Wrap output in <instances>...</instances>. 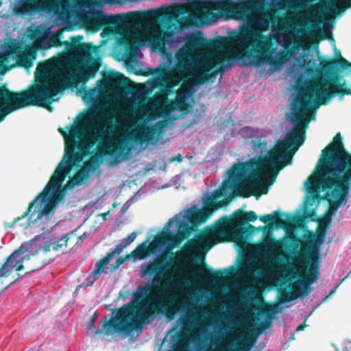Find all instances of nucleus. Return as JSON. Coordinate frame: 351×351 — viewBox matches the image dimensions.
<instances>
[{"instance_id": "obj_1", "label": "nucleus", "mask_w": 351, "mask_h": 351, "mask_svg": "<svg viewBox=\"0 0 351 351\" xmlns=\"http://www.w3.org/2000/svg\"><path fill=\"white\" fill-rule=\"evenodd\" d=\"M102 5L101 0H20V4L14 8L17 14L36 13L48 10L58 16L62 23H68L77 11L89 9L81 18L84 27L96 32L102 28L118 25L123 31L132 30L136 38L140 40L143 36L138 32L148 29L158 21L171 26L174 21L180 23L181 16L187 14L183 4H174L161 10H149L127 14L107 15L102 11L95 10Z\"/></svg>"}, {"instance_id": "obj_2", "label": "nucleus", "mask_w": 351, "mask_h": 351, "mask_svg": "<svg viewBox=\"0 0 351 351\" xmlns=\"http://www.w3.org/2000/svg\"><path fill=\"white\" fill-rule=\"evenodd\" d=\"M165 269L162 258H156L149 262L142 272L144 275L154 274V280L160 285L148 283L138 287L133 294V299L118 308L114 317H105L101 328L95 332V336L101 334L109 336L114 332L130 334L141 329L143 325L160 314L169 317L174 315L180 307H188L184 301L178 300L171 293L169 286L171 277Z\"/></svg>"}, {"instance_id": "obj_3", "label": "nucleus", "mask_w": 351, "mask_h": 351, "mask_svg": "<svg viewBox=\"0 0 351 351\" xmlns=\"http://www.w3.org/2000/svg\"><path fill=\"white\" fill-rule=\"evenodd\" d=\"M292 156L293 153L286 150L285 141H277L265 156L234 164L228 171V179L206 198L202 208L193 206L186 210V222L195 231L214 211L226 206L234 195L250 197L252 194L245 189L257 184L263 172L274 180L279 171L291 163Z\"/></svg>"}, {"instance_id": "obj_4", "label": "nucleus", "mask_w": 351, "mask_h": 351, "mask_svg": "<svg viewBox=\"0 0 351 351\" xmlns=\"http://www.w3.org/2000/svg\"><path fill=\"white\" fill-rule=\"evenodd\" d=\"M112 119L108 114L94 108L84 114L77 125H72L69 134L60 128L58 131L64 138V154L56 170L62 164L65 178L73 167L80 165L97 142V153L82 166L88 174L98 167L100 158L108 156L116 160L123 154H128L132 147L125 142V138L112 140L107 136L110 129L112 132Z\"/></svg>"}, {"instance_id": "obj_5", "label": "nucleus", "mask_w": 351, "mask_h": 351, "mask_svg": "<svg viewBox=\"0 0 351 351\" xmlns=\"http://www.w3.org/2000/svg\"><path fill=\"white\" fill-rule=\"evenodd\" d=\"M337 58L320 61L321 70L331 75L330 78H322L310 81L302 86L293 99L292 110L295 124L291 132L287 133L283 140L286 150L293 153L301 146L306 139V129L311 119H315V111L322 105L327 104L336 95L343 97L351 95V88L346 86V82H340L342 76L335 73L338 60L343 58L341 52L335 47Z\"/></svg>"}, {"instance_id": "obj_6", "label": "nucleus", "mask_w": 351, "mask_h": 351, "mask_svg": "<svg viewBox=\"0 0 351 351\" xmlns=\"http://www.w3.org/2000/svg\"><path fill=\"white\" fill-rule=\"evenodd\" d=\"M255 25L247 24L241 27L239 33H234L229 38L221 37L213 42V47L223 49L221 51H230L231 62H225L231 66L234 60H240L243 56L251 58L252 64L260 66L267 63L278 69L286 61L283 54L273 56L275 49L273 47L272 38L263 33L269 27L270 20L267 17H261L255 21Z\"/></svg>"}, {"instance_id": "obj_7", "label": "nucleus", "mask_w": 351, "mask_h": 351, "mask_svg": "<svg viewBox=\"0 0 351 351\" xmlns=\"http://www.w3.org/2000/svg\"><path fill=\"white\" fill-rule=\"evenodd\" d=\"M212 47H213V41L211 40L204 38L199 35H193L189 38L184 47L179 50L176 54L178 69L182 71H187L190 77L188 82L183 84L176 92V100L185 110L189 106L187 100L193 86L204 84L218 72H224L225 62H231L234 58L230 51H220L214 56L201 58L191 66L189 61L190 52L197 49Z\"/></svg>"}, {"instance_id": "obj_8", "label": "nucleus", "mask_w": 351, "mask_h": 351, "mask_svg": "<svg viewBox=\"0 0 351 351\" xmlns=\"http://www.w3.org/2000/svg\"><path fill=\"white\" fill-rule=\"evenodd\" d=\"M34 75L36 84L14 95L19 96L23 108L31 106L48 107L54 101L53 97L68 86V77L54 67L53 60L39 62Z\"/></svg>"}, {"instance_id": "obj_9", "label": "nucleus", "mask_w": 351, "mask_h": 351, "mask_svg": "<svg viewBox=\"0 0 351 351\" xmlns=\"http://www.w3.org/2000/svg\"><path fill=\"white\" fill-rule=\"evenodd\" d=\"M255 7L252 0H245L235 2L233 0H221L216 3L199 2L195 12L184 17L186 21L192 23L199 21L202 23L215 22L217 15L215 11L221 14L231 16L235 19H244L248 18Z\"/></svg>"}, {"instance_id": "obj_10", "label": "nucleus", "mask_w": 351, "mask_h": 351, "mask_svg": "<svg viewBox=\"0 0 351 351\" xmlns=\"http://www.w3.org/2000/svg\"><path fill=\"white\" fill-rule=\"evenodd\" d=\"M316 184L325 191L324 199L328 202L326 213L333 215L342 204H346L350 189L351 175L318 173Z\"/></svg>"}, {"instance_id": "obj_11", "label": "nucleus", "mask_w": 351, "mask_h": 351, "mask_svg": "<svg viewBox=\"0 0 351 351\" xmlns=\"http://www.w3.org/2000/svg\"><path fill=\"white\" fill-rule=\"evenodd\" d=\"M318 173L351 175V154L343 144L341 133L322 151Z\"/></svg>"}, {"instance_id": "obj_12", "label": "nucleus", "mask_w": 351, "mask_h": 351, "mask_svg": "<svg viewBox=\"0 0 351 351\" xmlns=\"http://www.w3.org/2000/svg\"><path fill=\"white\" fill-rule=\"evenodd\" d=\"M320 255H319L317 249L312 251L308 259L303 263L304 265V269L306 271L305 277H302V280L298 281V283L303 285L302 291H293L289 292L286 290L280 291V302L281 303L287 302L293 300L300 295L304 294L307 295L310 290V285L317 280L319 271H318V263L319 261ZM299 276H303L301 274H298Z\"/></svg>"}, {"instance_id": "obj_13", "label": "nucleus", "mask_w": 351, "mask_h": 351, "mask_svg": "<svg viewBox=\"0 0 351 351\" xmlns=\"http://www.w3.org/2000/svg\"><path fill=\"white\" fill-rule=\"evenodd\" d=\"M223 235V229L220 228L216 221L213 226L206 228L203 231L197 234L195 237L186 241L183 247V254L186 255L183 261H188L193 258L192 252L202 245L214 241L217 243L220 242V237Z\"/></svg>"}, {"instance_id": "obj_14", "label": "nucleus", "mask_w": 351, "mask_h": 351, "mask_svg": "<svg viewBox=\"0 0 351 351\" xmlns=\"http://www.w3.org/2000/svg\"><path fill=\"white\" fill-rule=\"evenodd\" d=\"M62 164H61L58 168L55 170L54 173L51 176L49 181L44 188L43 191L40 193L32 201H31L28 205V208L26 211L21 216L17 218H15L12 222L8 223L5 224L6 228H12L14 226L15 223L23 218L27 217L30 212L32 211V208L34 207V204L37 202L38 198L42 197L43 202H45L47 200V195H49V192L50 189L53 186H57L60 184V182L64 179L65 172L62 171Z\"/></svg>"}, {"instance_id": "obj_15", "label": "nucleus", "mask_w": 351, "mask_h": 351, "mask_svg": "<svg viewBox=\"0 0 351 351\" xmlns=\"http://www.w3.org/2000/svg\"><path fill=\"white\" fill-rule=\"evenodd\" d=\"M17 91L10 90L5 85L0 86V123L10 113L23 108Z\"/></svg>"}, {"instance_id": "obj_16", "label": "nucleus", "mask_w": 351, "mask_h": 351, "mask_svg": "<svg viewBox=\"0 0 351 351\" xmlns=\"http://www.w3.org/2000/svg\"><path fill=\"white\" fill-rule=\"evenodd\" d=\"M258 217L254 211H243L239 209L234 211L232 217L224 216L217 220V222L223 229V235L226 234L228 227L236 226L237 230L242 229V226L247 222H253L257 219Z\"/></svg>"}, {"instance_id": "obj_17", "label": "nucleus", "mask_w": 351, "mask_h": 351, "mask_svg": "<svg viewBox=\"0 0 351 351\" xmlns=\"http://www.w3.org/2000/svg\"><path fill=\"white\" fill-rule=\"evenodd\" d=\"M270 326L271 322L269 321L261 322L256 330L252 331L250 334L243 337L241 340L237 342L234 348L225 346L209 351H250L256 343V339L259 334L269 328Z\"/></svg>"}, {"instance_id": "obj_18", "label": "nucleus", "mask_w": 351, "mask_h": 351, "mask_svg": "<svg viewBox=\"0 0 351 351\" xmlns=\"http://www.w3.org/2000/svg\"><path fill=\"white\" fill-rule=\"evenodd\" d=\"M349 8H351V0H328L327 4L312 5L310 12L315 18L320 19L326 12L337 16Z\"/></svg>"}, {"instance_id": "obj_19", "label": "nucleus", "mask_w": 351, "mask_h": 351, "mask_svg": "<svg viewBox=\"0 0 351 351\" xmlns=\"http://www.w3.org/2000/svg\"><path fill=\"white\" fill-rule=\"evenodd\" d=\"M125 245L122 242L117 245L114 250L108 253L106 256L102 259L99 260L95 265V269H94L90 274L86 278L85 286H91L95 281H97L100 276L104 272V269L109 264L110 259L114 254H119L125 248Z\"/></svg>"}, {"instance_id": "obj_20", "label": "nucleus", "mask_w": 351, "mask_h": 351, "mask_svg": "<svg viewBox=\"0 0 351 351\" xmlns=\"http://www.w3.org/2000/svg\"><path fill=\"white\" fill-rule=\"evenodd\" d=\"M10 53L15 58L17 64L25 69H29L33 65L36 55L33 47H29L23 50L19 45L11 47Z\"/></svg>"}, {"instance_id": "obj_21", "label": "nucleus", "mask_w": 351, "mask_h": 351, "mask_svg": "<svg viewBox=\"0 0 351 351\" xmlns=\"http://www.w3.org/2000/svg\"><path fill=\"white\" fill-rule=\"evenodd\" d=\"M157 125H141L134 132L128 136L129 139L138 142L140 144L147 143L154 139L158 133Z\"/></svg>"}, {"instance_id": "obj_22", "label": "nucleus", "mask_w": 351, "mask_h": 351, "mask_svg": "<svg viewBox=\"0 0 351 351\" xmlns=\"http://www.w3.org/2000/svg\"><path fill=\"white\" fill-rule=\"evenodd\" d=\"M195 232L194 228L187 222L180 221L176 234L169 232V246L172 248L178 247L184 240L187 239Z\"/></svg>"}, {"instance_id": "obj_23", "label": "nucleus", "mask_w": 351, "mask_h": 351, "mask_svg": "<svg viewBox=\"0 0 351 351\" xmlns=\"http://www.w3.org/2000/svg\"><path fill=\"white\" fill-rule=\"evenodd\" d=\"M64 179L60 182L59 185L53 186L50 189L49 192V195H47V199L45 202H43V198L40 197L38 198L37 202L34 204V206L39 208V213L38 215V219H40L44 215H48L55 208L57 202L54 199H49L51 191L55 189V188H59L61 186Z\"/></svg>"}, {"instance_id": "obj_24", "label": "nucleus", "mask_w": 351, "mask_h": 351, "mask_svg": "<svg viewBox=\"0 0 351 351\" xmlns=\"http://www.w3.org/2000/svg\"><path fill=\"white\" fill-rule=\"evenodd\" d=\"M331 221H332V215L326 213L325 216L323 217L321 223H319V226L323 225L324 226V228L322 230H320L317 233V237H316V239L315 241V243L317 244V245H313L311 247L308 248V252H307V254L306 256V259H308V256L309 254L312 251L315 250V249H317L318 254H319V245H320L321 244H322L324 243L325 234H326V229L328 227V226L331 223Z\"/></svg>"}, {"instance_id": "obj_25", "label": "nucleus", "mask_w": 351, "mask_h": 351, "mask_svg": "<svg viewBox=\"0 0 351 351\" xmlns=\"http://www.w3.org/2000/svg\"><path fill=\"white\" fill-rule=\"evenodd\" d=\"M100 66V62L95 59H93L90 62H88L80 75V80L83 83H86L90 78H92L95 75L97 72L99 71Z\"/></svg>"}, {"instance_id": "obj_26", "label": "nucleus", "mask_w": 351, "mask_h": 351, "mask_svg": "<svg viewBox=\"0 0 351 351\" xmlns=\"http://www.w3.org/2000/svg\"><path fill=\"white\" fill-rule=\"evenodd\" d=\"M285 215V213L276 210L274 211L271 215L259 216V219L265 223H271V226L274 224L276 228H282L287 224L286 220L282 218Z\"/></svg>"}, {"instance_id": "obj_27", "label": "nucleus", "mask_w": 351, "mask_h": 351, "mask_svg": "<svg viewBox=\"0 0 351 351\" xmlns=\"http://www.w3.org/2000/svg\"><path fill=\"white\" fill-rule=\"evenodd\" d=\"M204 268L200 270V274L206 279L213 281H218L224 278L228 274V269L214 270L204 265Z\"/></svg>"}, {"instance_id": "obj_28", "label": "nucleus", "mask_w": 351, "mask_h": 351, "mask_svg": "<svg viewBox=\"0 0 351 351\" xmlns=\"http://www.w3.org/2000/svg\"><path fill=\"white\" fill-rule=\"evenodd\" d=\"M173 222V219H169L164 227V230L159 233L154 239V243L157 246L169 245V228Z\"/></svg>"}, {"instance_id": "obj_29", "label": "nucleus", "mask_w": 351, "mask_h": 351, "mask_svg": "<svg viewBox=\"0 0 351 351\" xmlns=\"http://www.w3.org/2000/svg\"><path fill=\"white\" fill-rule=\"evenodd\" d=\"M165 104L162 107V110L165 114H169L176 110L180 111L184 110L185 109L181 106V104L175 99H169L167 97H165Z\"/></svg>"}, {"instance_id": "obj_30", "label": "nucleus", "mask_w": 351, "mask_h": 351, "mask_svg": "<svg viewBox=\"0 0 351 351\" xmlns=\"http://www.w3.org/2000/svg\"><path fill=\"white\" fill-rule=\"evenodd\" d=\"M147 241L138 245L130 254V256L138 259L144 258L149 253L148 247L146 245Z\"/></svg>"}, {"instance_id": "obj_31", "label": "nucleus", "mask_w": 351, "mask_h": 351, "mask_svg": "<svg viewBox=\"0 0 351 351\" xmlns=\"http://www.w3.org/2000/svg\"><path fill=\"white\" fill-rule=\"evenodd\" d=\"M90 176L82 167L76 171L73 178H71V182H73V184H80L84 180H86Z\"/></svg>"}, {"instance_id": "obj_32", "label": "nucleus", "mask_w": 351, "mask_h": 351, "mask_svg": "<svg viewBox=\"0 0 351 351\" xmlns=\"http://www.w3.org/2000/svg\"><path fill=\"white\" fill-rule=\"evenodd\" d=\"M233 236L236 239H239L243 237L244 234L247 233H254L256 230L255 226L253 225L249 224L246 228L242 226V229L240 230H237V227L233 226Z\"/></svg>"}, {"instance_id": "obj_33", "label": "nucleus", "mask_w": 351, "mask_h": 351, "mask_svg": "<svg viewBox=\"0 0 351 351\" xmlns=\"http://www.w3.org/2000/svg\"><path fill=\"white\" fill-rule=\"evenodd\" d=\"M82 37H74L71 38V44H69L70 47L73 49H77L79 51H84L86 48V45L84 43H79L80 39Z\"/></svg>"}, {"instance_id": "obj_34", "label": "nucleus", "mask_w": 351, "mask_h": 351, "mask_svg": "<svg viewBox=\"0 0 351 351\" xmlns=\"http://www.w3.org/2000/svg\"><path fill=\"white\" fill-rule=\"evenodd\" d=\"M253 149L260 154H262L267 149V142L265 141H262L261 139H258L257 142L254 143Z\"/></svg>"}, {"instance_id": "obj_35", "label": "nucleus", "mask_w": 351, "mask_h": 351, "mask_svg": "<svg viewBox=\"0 0 351 351\" xmlns=\"http://www.w3.org/2000/svg\"><path fill=\"white\" fill-rule=\"evenodd\" d=\"M317 172H319V165H317ZM317 174H318V173H317V174L315 176H311L308 179V181L309 182V184H310V186H308V191L310 192H313L315 191V192H317V190H315V188H322V186L320 185L315 184L316 179L315 180L314 178H315L317 176Z\"/></svg>"}, {"instance_id": "obj_36", "label": "nucleus", "mask_w": 351, "mask_h": 351, "mask_svg": "<svg viewBox=\"0 0 351 351\" xmlns=\"http://www.w3.org/2000/svg\"><path fill=\"white\" fill-rule=\"evenodd\" d=\"M254 270V265L251 263H244L239 268L242 274H250Z\"/></svg>"}, {"instance_id": "obj_37", "label": "nucleus", "mask_w": 351, "mask_h": 351, "mask_svg": "<svg viewBox=\"0 0 351 351\" xmlns=\"http://www.w3.org/2000/svg\"><path fill=\"white\" fill-rule=\"evenodd\" d=\"M110 78L113 83L119 84H121L127 80V78L119 72H114Z\"/></svg>"}, {"instance_id": "obj_38", "label": "nucleus", "mask_w": 351, "mask_h": 351, "mask_svg": "<svg viewBox=\"0 0 351 351\" xmlns=\"http://www.w3.org/2000/svg\"><path fill=\"white\" fill-rule=\"evenodd\" d=\"M277 305L273 304L267 306V307L263 311V313L266 314L269 317H273L277 313Z\"/></svg>"}, {"instance_id": "obj_39", "label": "nucleus", "mask_w": 351, "mask_h": 351, "mask_svg": "<svg viewBox=\"0 0 351 351\" xmlns=\"http://www.w3.org/2000/svg\"><path fill=\"white\" fill-rule=\"evenodd\" d=\"M278 244L279 241H276L271 237H267L263 242V246L267 248L276 247Z\"/></svg>"}, {"instance_id": "obj_40", "label": "nucleus", "mask_w": 351, "mask_h": 351, "mask_svg": "<svg viewBox=\"0 0 351 351\" xmlns=\"http://www.w3.org/2000/svg\"><path fill=\"white\" fill-rule=\"evenodd\" d=\"M129 258H130V256H125V257H119L116 261V262L111 265L110 271H114V270L117 269L121 265L123 264L124 262L127 259H129Z\"/></svg>"}, {"instance_id": "obj_41", "label": "nucleus", "mask_w": 351, "mask_h": 351, "mask_svg": "<svg viewBox=\"0 0 351 351\" xmlns=\"http://www.w3.org/2000/svg\"><path fill=\"white\" fill-rule=\"evenodd\" d=\"M129 258H130V256H125V257H119L116 261V262L111 265L110 271H114V270L117 269L121 265L123 264L124 262L127 259H129Z\"/></svg>"}, {"instance_id": "obj_42", "label": "nucleus", "mask_w": 351, "mask_h": 351, "mask_svg": "<svg viewBox=\"0 0 351 351\" xmlns=\"http://www.w3.org/2000/svg\"><path fill=\"white\" fill-rule=\"evenodd\" d=\"M129 258H130V256H125V257H119L116 261V262L111 265L110 271H114V270L117 269L121 265L123 264L124 262L127 259H129Z\"/></svg>"}, {"instance_id": "obj_43", "label": "nucleus", "mask_w": 351, "mask_h": 351, "mask_svg": "<svg viewBox=\"0 0 351 351\" xmlns=\"http://www.w3.org/2000/svg\"><path fill=\"white\" fill-rule=\"evenodd\" d=\"M338 62L340 64L341 70L349 69V71L351 73V62L344 58H341V59L338 60Z\"/></svg>"}, {"instance_id": "obj_44", "label": "nucleus", "mask_w": 351, "mask_h": 351, "mask_svg": "<svg viewBox=\"0 0 351 351\" xmlns=\"http://www.w3.org/2000/svg\"><path fill=\"white\" fill-rule=\"evenodd\" d=\"M56 189L58 190L55 192L53 198L52 199H54L58 203L59 201H61L64 197L65 191L63 189H59L60 187Z\"/></svg>"}, {"instance_id": "obj_45", "label": "nucleus", "mask_w": 351, "mask_h": 351, "mask_svg": "<svg viewBox=\"0 0 351 351\" xmlns=\"http://www.w3.org/2000/svg\"><path fill=\"white\" fill-rule=\"evenodd\" d=\"M176 85V84H167L165 86V87L162 89L164 95H162L163 99H165V97H167L168 95L171 93L173 90V86Z\"/></svg>"}, {"instance_id": "obj_46", "label": "nucleus", "mask_w": 351, "mask_h": 351, "mask_svg": "<svg viewBox=\"0 0 351 351\" xmlns=\"http://www.w3.org/2000/svg\"><path fill=\"white\" fill-rule=\"evenodd\" d=\"M136 237V233L135 232H132L130 235H128L123 241L122 243L125 245V247H127L128 245H130L131 243H132L134 239Z\"/></svg>"}, {"instance_id": "obj_47", "label": "nucleus", "mask_w": 351, "mask_h": 351, "mask_svg": "<svg viewBox=\"0 0 351 351\" xmlns=\"http://www.w3.org/2000/svg\"><path fill=\"white\" fill-rule=\"evenodd\" d=\"M162 39L159 37L154 38L152 41V45L155 47H158L160 45Z\"/></svg>"}, {"instance_id": "obj_48", "label": "nucleus", "mask_w": 351, "mask_h": 351, "mask_svg": "<svg viewBox=\"0 0 351 351\" xmlns=\"http://www.w3.org/2000/svg\"><path fill=\"white\" fill-rule=\"evenodd\" d=\"M123 41L126 46V48L128 49L132 50V49L134 48V45L131 43V41L128 38H123Z\"/></svg>"}, {"instance_id": "obj_49", "label": "nucleus", "mask_w": 351, "mask_h": 351, "mask_svg": "<svg viewBox=\"0 0 351 351\" xmlns=\"http://www.w3.org/2000/svg\"><path fill=\"white\" fill-rule=\"evenodd\" d=\"M8 54L7 53H0V64H2L8 61Z\"/></svg>"}, {"instance_id": "obj_50", "label": "nucleus", "mask_w": 351, "mask_h": 351, "mask_svg": "<svg viewBox=\"0 0 351 351\" xmlns=\"http://www.w3.org/2000/svg\"><path fill=\"white\" fill-rule=\"evenodd\" d=\"M291 241L295 243V247H298L300 245V243L302 242V240L300 238L297 237L295 236H292L291 237Z\"/></svg>"}, {"instance_id": "obj_51", "label": "nucleus", "mask_w": 351, "mask_h": 351, "mask_svg": "<svg viewBox=\"0 0 351 351\" xmlns=\"http://www.w3.org/2000/svg\"><path fill=\"white\" fill-rule=\"evenodd\" d=\"M96 319H97V315L96 314L93 315L91 317L90 320V323H89V326H88L89 328H91L94 327V323H95Z\"/></svg>"}, {"instance_id": "obj_52", "label": "nucleus", "mask_w": 351, "mask_h": 351, "mask_svg": "<svg viewBox=\"0 0 351 351\" xmlns=\"http://www.w3.org/2000/svg\"><path fill=\"white\" fill-rule=\"evenodd\" d=\"M338 286H339V285H337V286H336V287H335L332 290H331V291L328 293V295H326V297H325V298H324V301L327 300V299H328V298H330V297L333 293H335V291H336V290H337V289Z\"/></svg>"}, {"instance_id": "obj_53", "label": "nucleus", "mask_w": 351, "mask_h": 351, "mask_svg": "<svg viewBox=\"0 0 351 351\" xmlns=\"http://www.w3.org/2000/svg\"><path fill=\"white\" fill-rule=\"evenodd\" d=\"M171 160H172V161H175V160H176V161H178V162H182V156L180 154H179V155H178V156H174V157L171 159Z\"/></svg>"}, {"instance_id": "obj_54", "label": "nucleus", "mask_w": 351, "mask_h": 351, "mask_svg": "<svg viewBox=\"0 0 351 351\" xmlns=\"http://www.w3.org/2000/svg\"><path fill=\"white\" fill-rule=\"evenodd\" d=\"M306 326V324L305 323H303L297 327L296 331L303 330Z\"/></svg>"}, {"instance_id": "obj_55", "label": "nucleus", "mask_w": 351, "mask_h": 351, "mask_svg": "<svg viewBox=\"0 0 351 351\" xmlns=\"http://www.w3.org/2000/svg\"><path fill=\"white\" fill-rule=\"evenodd\" d=\"M51 42L53 43V46H56L57 45V44H56V42H58V38H53L51 40Z\"/></svg>"}, {"instance_id": "obj_56", "label": "nucleus", "mask_w": 351, "mask_h": 351, "mask_svg": "<svg viewBox=\"0 0 351 351\" xmlns=\"http://www.w3.org/2000/svg\"><path fill=\"white\" fill-rule=\"evenodd\" d=\"M298 222H302L303 221V218L302 217H299L297 220Z\"/></svg>"}, {"instance_id": "obj_57", "label": "nucleus", "mask_w": 351, "mask_h": 351, "mask_svg": "<svg viewBox=\"0 0 351 351\" xmlns=\"http://www.w3.org/2000/svg\"><path fill=\"white\" fill-rule=\"evenodd\" d=\"M258 229H262V230H265L266 229V227L265 226H262V227H258Z\"/></svg>"}, {"instance_id": "obj_58", "label": "nucleus", "mask_w": 351, "mask_h": 351, "mask_svg": "<svg viewBox=\"0 0 351 351\" xmlns=\"http://www.w3.org/2000/svg\"><path fill=\"white\" fill-rule=\"evenodd\" d=\"M302 250L304 252V251H306L307 250L306 249L305 247V245H304L303 247H302Z\"/></svg>"}, {"instance_id": "obj_59", "label": "nucleus", "mask_w": 351, "mask_h": 351, "mask_svg": "<svg viewBox=\"0 0 351 351\" xmlns=\"http://www.w3.org/2000/svg\"><path fill=\"white\" fill-rule=\"evenodd\" d=\"M16 280H14L13 282H10V285H12V283H13V282H16Z\"/></svg>"}, {"instance_id": "obj_60", "label": "nucleus", "mask_w": 351, "mask_h": 351, "mask_svg": "<svg viewBox=\"0 0 351 351\" xmlns=\"http://www.w3.org/2000/svg\"><path fill=\"white\" fill-rule=\"evenodd\" d=\"M323 197H324V195ZM319 197L322 198V197H321V195H319ZM322 198L324 199V197H322Z\"/></svg>"}]
</instances>
